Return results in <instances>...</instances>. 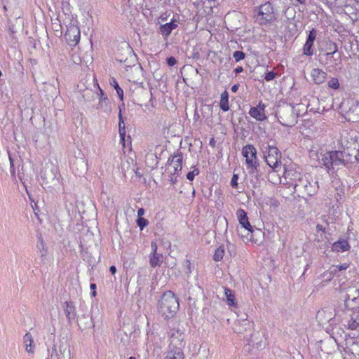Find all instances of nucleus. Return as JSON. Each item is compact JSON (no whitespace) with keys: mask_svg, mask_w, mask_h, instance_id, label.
Segmentation results:
<instances>
[{"mask_svg":"<svg viewBox=\"0 0 359 359\" xmlns=\"http://www.w3.org/2000/svg\"><path fill=\"white\" fill-rule=\"evenodd\" d=\"M323 164L328 171L334 172L341 166H347L352 162L351 155L346 151H330L325 153L321 158Z\"/></svg>","mask_w":359,"mask_h":359,"instance_id":"1","label":"nucleus"},{"mask_svg":"<svg viewBox=\"0 0 359 359\" xmlns=\"http://www.w3.org/2000/svg\"><path fill=\"white\" fill-rule=\"evenodd\" d=\"M178 299L172 291L163 293L158 304V311L165 319L172 318L179 309Z\"/></svg>","mask_w":359,"mask_h":359,"instance_id":"2","label":"nucleus"},{"mask_svg":"<svg viewBox=\"0 0 359 359\" xmlns=\"http://www.w3.org/2000/svg\"><path fill=\"white\" fill-rule=\"evenodd\" d=\"M254 18L262 26L273 24L276 16L272 4L268 1L257 7L254 11Z\"/></svg>","mask_w":359,"mask_h":359,"instance_id":"3","label":"nucleus"},{"mask_svg":"<svg viewBox=\"0 0 359 359\" xmlns=\"http://www.w3.org/2000/svg\"><path fill=\"white\" fill-rule=\"evenodd\" d=\"M328 48L330 52L323 54L320 57V62L326 66L329 72H332L337 69L341 64V53L338 51V48L335 43H331Z\"/></svg>","mask_w":359,"mask_h":359,"instance_id":"4","label":"nucleus"},{"mask_svg":"<svg viewBox=\"0 0 359 359\" xmlns=\"http://www.w3.org/2000/svg\"><path fill=\"white\" fill-rule=\"evenodd\" d=\"M280 123L284 126L292 127L297 123V116L294 113L293 106L290 104H283L279 106L276 112Z\"/></svg>","mask_w":359,"mask_h":359,"instance_id":"5","label":"nucleus"},{"mask_svg":"<svg viewBox=\"0 0 359 359\" xmlns=\"http://www.w3.org/2000/svg\"><path fill=\"white\" fill-rule=\"evenodd\" d=\"M77 88L79 91L78 100L79 104L83 106L91 104L93 101L95 100L99 97L100 91L98 89H93L89 86H86V82H80L77 85Z\"/></svg>","mask_w":359,"mask_h":359,"instance_id":"6","label":"nucleus"},{"mask_svg":"<svg viewBox=\"0 0 359 359\" xmlns=\"http://www.w3.org/2000/svg\"><path fill=\"white\" fill-rule=\"evenodd\" d=\"M42 185L48 188H53L60 184L57 169L53 165L46 166L41 170Z\"/></svg>","mask_w":359,"mask_h":359,"instance_id":"7","label":"nucleus"},{"mask_svg":"<svg viewBox=\"0 0 359 359\" xmlns=\"http://www.w3.org/2000/svg\"><path fill=\"white\" fill-rule=\"evenodd\" d=\"M74 232L78 233L81 249L90 248L94 235L88 226H83V223L78 224L76 227H74Z\"/></svg>","mask_w":359,"mask_h":359,"instance_id":"8","label":"nucleus"},{"mask_svg":"<svg viewBox=\"0 0 359 359\" xmlns=\"http://www.w3.org/2000/svg\"><path fill=\"white\" fill-rule=\"evenodd\" d=\"M236 216L241 226L247 231V235H243L241 231H238L239 235L243 238L244 242L251 241L253 238V228L248 221L247 212L243 209H238L236 211Z\"/></svg>","mask_w":359,"mask_h":359,"instance_id":"9","label":"nucleus"},{"mask_svg":"<svg viewBox=\"0 0 359 359\" xmlns=\"http://www.w3.org/2000/svg\"><path fill=\"white\" fill-rule=\"evenodd\" d=\"M294 188L296 191L304 192L311 196L318 191V184L317 181H310L308 177L304 175L297 184H294Z\"/></svg>","mask_w":359,"mask_h":359,"instance_id":"10","label":"nucleus"},{"mask_svg":"<svg viewBox=\"0 0 359 359\" xmlns=\"http://www.w3.org/2000/svg\"><path fill=\"white\" fill-rule=\"evenodd\" d=\"M92 81L90 86L92 85L94 88L98 89L100 91L99 94V104L98 108L100 109H102L104 112H108L111 111V107L109 106V100L107 96V95L104 93V90H102V88L100 87L97 80L94 74L93 75H88L86 76V82L88 81Z\"/></svg>","mask_w":359,"mask_h":359,"instance_id":"11","label":"nucleus"},{"mask_svg":"<svg viewBox=\"0 0 359 359\" xmlns=\"http://www.w3.org/2000/svg\"><path fill=\"white\" fill-rule=\"evenodd\" d=\"M281 154L278 149L275 146H268V155L265 157V161L268 165L273 171L278 172L280 168Z\"/></svg>","mask_w":359,"mask_h":359,"instance_id":"12","label":"nucleus"},{"mask_svg":"<svg viewBox=\"0 0 359 359\" xmlns=\"http://www.w3.org/2000/svg\"><path fill=\"white\" fill-rule=\"evenodd\" d=\"M169 336L170 342L168 348L182 350L185 346L184 332L178 328H173L170 330Z\"/></svg>","mask_w":359,"mask_h":359,"instance_id":"13","label":"nucleus"},{"mask_svg":"<svg viewBox=\"0 0 359 359\" xmlns=\"http://www.w3.org/2000/svg\"><path fill=\"white\" fill-rule=\"evenodd\" d=\"M66 355H70V350L67 344L62 341L59 344H55L51 348L48 355V359H62Z\"/></svg>","mask_w":359,"mask_h":359,"instance_id":"14","label":"nucleus"},{"mask_svg":"<svg viewBox=\"0 0 359 359\" xmlns=\"http://www.w3.org/2000/svg\"><path fill=\"white\" fill-rule=\"evenodd\" d=\"M65 38L70 46H75L80 40V29L79 27L72 23L67 25Z\"/></svg>","mask_w":359,"mask_h":359,"instance_id":"15","label":"nucleus"},{"mask_svg":"<svg viewBox=\"0 0 359 359\" xmlns=\"http://www.w3.org/2000/svg\"><path fill=\"white\" fill-rule=\"evenodd\" d=\"M81 257L91 266V269L98 263L100 258L99 254L97 252H93L90 248L81 249Z\"/></svg>","mask_w":359,"mask_h":359,"instance_id":"16","label":"nucleus"},{"mask_svg":"<svg viewBox=\"0 0 359 359\" xmlns=\"http://www.w3.org/2000/svg\"><path fill=\"white\" fill-rule=\"evenodd\" d=\"M118 118V130L121 138V143L123 145V148L125 149L127 147H130L131 145V138L130 135L126 137V126L122 114H121V111H119Z\"/></svg>","mask_w":359,"mask_h":359,"instance_id":"17","label":"nucleus"},{"mask_svg":"<svg viewBox=\"0 0 359 359\" xmlns=\"http://www.w3.org/2000/svg\"><path fill=\"white\" fill-rule=\"evenodd\" d=\"M266 105L260 101L256 107H252L249 111V114L253 118L259 121H265L267 118L265 114Z\"/></svg>","mask_w":359,"mask_h":359,"instance_id":"18","label":"nucleus"},{"mask_svg":"<svg viewBox=\"0 0 359 359\" xmlns=\"http://www.w3.org/2000/svg\"><path fill=\"white\" fill-rule=\"evenodd\" d=\"M242 154L245 158L247 165H252L257 161V149L252 144H247L242 149Z\"/></svg>","mask_w":359,"mask_h":359,"instance_id":"19","label":"nucleus"},{"mask_svg":"<svg viewBox=\"0 0 359 359\" xmlns=\"http://www.w3.org/2000/svg\"><path fill=\"white\" fill-rule=\"evenodd\" d=\"M151 248L152 252L149 256V264L151 267L155 268L163 263V257L162 253L157 252L158 246L156 243L151 242Z\"/></svg>","mask_w":359,"mask_h":359,"instance_id":"20","label":"nucleus"},{"mask_svg":"<svg viewBox=\"0 0 359 359\" xmlns=\"http://www.w3.org/2000/svg\"><path fill=\"white\" fill-rule=\"evenodd\" d=\"M62 308L67 318V322L69 325L72 324V321L76 317V312L74 303L72 301L65 302L62 304Z\"/></svg>","mask_w":359,"mask_h":359,"instance_id":"21","label":"nucleus"},{"mask_svg":"<svg viewBox=\"0 0 359 359\" xmlns=\"http://www.w3.org/2000/svg\"><path fill=\"white\" fill-rule=\"evenodd\" d=\"M259 165L258 161L252 163V165H247L248 172L250 176L252 177L251 183H252V187L255 188L257 186L260 182V177L262 173L258 170L257 167Z\"/></svg>","mask_w":359,"mask_h":359,"instance_id":"22","label":"nucleus"},{"mask_svg":"<svg viewBox=\"0 0 359 359\" xmlns=\"http://www.w3.org/2000/svg\"><path fill=\"white\" fill-rule=\"evenodd\" d=\"M72 169L75 172V175L81 176L88 170L87 162L83 158H76L75 161L72 163Z\"/></svg>","mask_w":359,"mask_h":359,"instance_id":"23","label":"nucleus"},{"mask_svg":"<svg viewBox=\"0 0 359 359\" xmlns=\"http://www.w3.org/2000/svg\"><path fill=\"white\" fill-rule=\"evenodd\" d=\"M285 170V178L288 180L287 183L290 184L291 186L294 187V184H297L299 180L302 179L304 176V175H302L295 170Z\"/></svg>","mask_w":359,"mask_h":359,"instance_id":"24","label":"nucleus"},{"mask_svg":"<svg viewBox=\"0 0 359 359\" xmlns=\"http://www.w3.org/2000/svg\"><path fill=\"white\" fill-rule=\"evenodd\" d=\"M39 256L42 260H44L48 252V247L43 240V236L41 233L37 234V243L36 245Z\"/></svg>","mask_w":359,"mask_h":359,"instance_id":"25","label":"nucleus"},{"mask_svg":"<svg viewBox=\"0 0 359 359\" xmlns=\"http://www.w3.org/2000/svg\"><path fill=\"white\" fill-rule=\"evenodd\" d=\"M110 190L107 191V189L102 187V192L100 196V202L103 205L106 211H109L112 208V201L110 198Z\"/></svg>","mask_w":359,"mask_h":359,"instance_id":"26","label":"nucleus"},{"mask_svg":"<svg viewBox=\"0 0 359 359\" xmlns=\"http://www.w3.org/2000/svg\"><path fill=\"white\" fill-rule=\"evenodd\" d=\"M311 76L315 83L321 84L325 81L327 74L319 68H315L312 69Z\"/></svg>","mask_w":359,"mask_h":359,"instance_id":"27","label":"nucleus"},{"mask_svg":"<svg viewBox=\"0 0 359 359\" xmlns=\"http://www.w3.org/2000/svg\"><path fill=\"white\" fill-rule=\"evenodd\" d=\"M69 217L70 218V225H76L82 223L83 217L81 214V211L79 210L78 206L76 207L72 211L68 212Z\"/></svg>","mask_w":359,"mask_h":359,"instance_id":"28","label":"nucleus"},{"mask_svg":"<svg viewBox=\"0 0 359 359\" xmlns=\"http://www.w3.org/2000/svg\"><path fill=\"white\" fill-rule=\"evenodd\" d=\"M350 245L346 240H340L333 243L332 250L333 252H344L348 250Z\"/></svg>","mask_w":359,"mask_h":359,"instance_id":"29","label":"nucleus"},{"mask_svg":"<svg viewBox=\"0 0 359 359\" xmlns=\"http://www.w3.org/2000/svg\"><path fill=\"white\" fill-rule=\"evenodd\" d=\"M163 359H184V353L182 350L168 348Z\"/></svg>","mask_w":359,"mask_h":359,"instance_id":"30","label":"nucleus"},{"mask_svg":"<svg viewBox=\"0 0 359 359\" xmlns=\"http://www.w3.org/2000/svg\"><path fill=\"white\" fill-rule=\"evenodd\" d=\"M177 27V25L174 22L165 23L164 25H161L160 32L162 34V35L167 37L170 34L172 31L175 29Z\"/></svg>","mask_w":359,"mask_h":359,"instance_id":"31","label":"nucleus"},{"mask_svg":"<svg viewBox=\"0 0 359 359\" xmlns=\"http://www.w3.org/2000/svg\"><path fill=\"white\" fill-rule=\"evenodd\" d=\"M23 340L26 348V351L29 353H33L34 352V346H32L34 340L32 334L29 332H27L23 337Z\"/></svg>","mask_w":359,"mask_h":359,"instance_id":"32","label":"nucleus"},{"mask_svg":"<svg viewBox=\"0 0 359 359\" xmlns=\"http://www.w3.org/2000/svg\"><path fill=\"white\" fill-rule=\"evenodd\" d=\"M219 107L224 111L229 110V93L226 90H224L221 93Z\"/></svg>","mask_w":359,"mask_h":359,"instance_id":"33","label":"nucleus"},{"mask_svg":"<svg viewBox=\"0 0 359 359\" xmlns=\"http://www.w3.org/2000/svg\"><path fill=\"white\" fill-rule=\"evenodd\" d=\"M132 60L134 61V63L133 65H128L126 62H128V59H126L124 60V69L126 72H129V70L135 71V72H142V68L138 62H137V60L134 56H131Z\"/></svg>","mask_w":359,"mask_h":359,"instance_id":"34","label":"nucleus"},{"mask_svg":"<svg viewBox=\"0 0 359 359\" xmlns=\"http://www.w3.org/2000/svg\"><path fill=\"white\" fill-rule=\"evenodd\" d=\"M348 267H349V264H346V263H344L339 266H333L330 269V271L329 272L325 273V276H327L329 274V276L327 277L330 279L337 273V272H338L339 271H342V270H346Z\"/></svg>","mask_w":359,"mask_h":359,"instance_id":"35","label":"nucleus"},{"mask_svg":"<svg viewBox=\"0 0 359 359\" xmlns=\"http://www.w3.org/2000/svg\"><path fill=\"white\" fill-rule=\"evenodd\" d=\"M351 300V303L350 302L349 296L346 294L344 299V302L347 308L350 309H354L355 308L359 307V297H353Z\"/></svg>","mask_w":359,"mask_h":359,"instance_id":"36","label":"nucleus"},{"mask_svg":"<svg viewBox=\"0 0 359 359\" xmlns=\"http://www.w3.org/2000/svg\"><path fill=\"white\" fill-rule=\"evenodd\" d=\"M224 290L226 303L229 306H235L237 303L233 291L228 288H225Z\"/></svg>","mask_w":359,"mask_h":359,"instance_id":"37","label":"nucleus"},{"mask_svg":"<svg viewBox=\"0 0 359 359\" xmlns=\"http://www.w3.org/2000/svg\"><path fill=\"white\" fill-rule=\"evenodd\" d=\"M80 320H81V324H82V326H81L79 324V325L81 329H84L85 330V329H88V328H91V327H94V323H93L92 317L83 316L80 319Z\"/></svg>","mask_w":359,"mask_h":359,"instance_id":"38","label":"nucleus"},{"mask_svg":"<svg viewBox=\"0 0 359 359\" xmlns=\"http://www.w3.org/2000/svg\"><path fill=\"white\" fill-rule=\"evenodd\" d=\"M183 155L182 153H177L174 155L171 160L168 159V163L169 165H182Z\"/></svg>","mask_w":359,"mask_h":359,"instance_id":"39","label":"nucleus"},{"mask_svg":"<svg viewBox=\"0 0 359 359\" xmlns=\"http://www.w3.org/2000/svg\"><path fill=\"white\" fill-rule=\"evenodd\" d=\"M224 255V247L221 246L217 248L215 251V254L213 256V259L215 262H219L223 259V257Z\"/></svg>","mask_w":359,"mask_h":359,"instance_id":"40","label":"nucleus"},{"mask_svg":"<svg viewBox=\"0 0 359 359\" xmlns=\"http://www.w3.org/2000/svg\"><path fill=\"white\" fill-rule=\"evenodd\" d=\"M313 44L306 41L303 48V54L306 56H311L313 54Z\"/></svg>","mask_w":359,"mask_h":359,"instance_id":"41","label":"nucleus"},{"mask_svg":"<svg viewBox=\"0 0 359 359\" xmlns=\"http://www.w3.org/2000/svg\"><path fill=\"white\" fill-rule=\"evenodd\" d=\"M114 89L116 90V94L120 99L123 101L124 98V93L123 89L118 86V83L114 80Z\"/></svg>","mask_w":359,"mask_h":359,"instance_id":"42","label":"nucleus"},{"mask_svg":"<svg viewBox=\"0 0 359 359\" xmlns=\"http://www.w3.org/2000/svg\"><path fill=\"white\" fill-rule=\"evenodd\" d=\"M316 36H317V32L315 29H312L310 32H309V34L308 35V37L306 39V42L308 43H314V41L316 38Z\"/></svg>","mask_w":359,"mask_h":359,"instance_id":"43","label":"nucleus"},{"mask_svg":"<svg viewBox=\"0 0 359 359\" xmlns=\"http://www.w3.org/2000/svg\"><path fill=\"white\" fill-rule=\"evenodd\" d=\"M171 166V170H169L170 172H171V175H179L181 170H182V165H170Z\"/></svg>","mask_w":359,"mask_h":359,"instance_id":"44","label":"nucleus"},{"mask_svg":"<svg viewBox=\"0 0 359 359\" xmlns=\"http://www.w3.org/2000/svg\"><path fill=\"white\" fill-rule=\"evenodd\" d=\"M347 327L351 330H355L359 327V323L355 320L351 319L348 320Z\"/></svg>","mask_w":359,"mask_h":359,"instance_id":"45","label":"nucleus"},{"mask_svg":"<svg viewBox=\"0 0 359 359\" xmlns=\"http://www.w3.org/2000/svg\"><path fill=\"white\" fill-rule=\"evenodd\" d=\"M148 220L143 217H138L137 219V224L141 230L148 225Z\"/></svg>","mask_w":359,"mask_h":359,"instance_id":"46","label":"nucleus"},{"mask_svg":"<svg viewBox=\"0 0 359 359\" xmlns=\"http://www.w3.org/2000/svg\"><path fill=\"white\" fill-rule=\"evenodd\" d=\"M62 11L65 15H67L68 18L69 19V13H71L69 4L67 1H62Z\"/></svg>","mask_w":359,"mask_h":359,"instance_id":"47","label":"nucleus"},{"mask_svg":"<svg viewBox=\"0 0 359 359\" xmlns=\"http://www.w3.org/2000/svg\"><path fill=\"white\" fill-rule=\"evenodd\" d=\"M233 57L235 59L236 62H239L241 60H243L245 57V54L243 51L236 50L233 53Z\"/></svg>","mask_w":359,"mask_h":359,"instance_id":"48","label":"nucleus"},{"mask_svg":"<svg viewBox=\"0 0 359 359\" xmlns=\"http://www.w3.org/2000/svg\"><path fill=\"white\" fill-rule=\"evenodd\" d=\"M328 86L333 89H338L339 88V83L338 79H331V80L328 81Z\"/></svg>","mask_w":359,"mask_h":359,"instance_id":"49","label":"nucleus"},{"mask_svg":"<svg viewBox=\"0 0 359 359\" xmlns=\"http://www.w3.org/2000/svg\"><path fill=\"white\" fill-rule=\"evenodd\" d=\"M77 206H78L77 201H76L74 203L73 201H67L65 202V208L67 210V213L69 212L70 211H72V210L74 209Z\"/></svg>","mask_w":359,"mask_h":359,"instance_id":"50","label":"nucleus"},{"mask_svg":"<svg viewBox=\"0 0 359 359\" xmlns=\"http://www.w3.org/2000/svg\"><path fill=\"white\" fill-rule=\"evenodd\" d=\"M184 272L186 274L189 276L192 272L191 264L189 260L186 259L184 264Z\"/></svg>","mask_w":359,"mask_h":359,"instance_id":"51","label":"nucleus"},{"mask_svg":"<svg viewBox=\"0 0 359 359\" xmlns=\"http://www.w3.org/2000/svg\"><path fill=\"white\" fill-rule=\"evenodd\" d=\"M199 174V170L198 168H194V170L189 172L187 174V178L189 181H193L195 176L198 175Z\"/></svg>","mask_w":359,"mask_h":359,"instance_id":"52","label":"nucleus"},{"mask_svg":"<svg viewBox=\"0 0 359 359\" xmlns=\"http://www.w3.org/2000/svg\"><path fill=\"white\" fill-rule=\"evenodd\" d=\"M9 161L11 165V177L15 179V165H14V159L11 157V156L9 154Z\"/></svg>","mask_w":359,"mask_h":359,"instance_id":"53","label":"nucleus"},{"mask_svg":"<svg viewBox=\"0 0 359 359\" xmlns=\"http://www.w3.org/2000/svg\"><path fill=\"white\" fill-rule=\"evenodd\" d=\"M276 75H277V74L276 72H274L273 71L268 72L265 74L264 79L266 81H271L276 78Z\"/></svg>","mask_w":359,"mask_h":359,"instance_id":"54","label":"nucleus"},{"mask_svg":"<svg viewBox=\"0 0 359 359\" xmlns=\"http://www.w3.org/2000/svg\"><path fill=\"white\" fill-rule=\"evenodd\" d=\"M238 174H233V177L231 178V186L233 187V188H237L238 187Z\"/></svg>","mask_w":359,"mask_h":359,"instance_id":"55","label":"nucleus"},{"mask_svg":"<svg viewBox=\"0 0 359 359\" xmlns=\"http://www.w3.org/2000/svg\"><path fill=\"white\" fill-rule=\"evenodd\" d=\"M250 326V324L248 321H243V324L239 325L238 327H236V332H238V333H242L243 332V326Z\"/></svg>","mask_w":359,"mask_h":359,"instance_id":"56","label":"nucleus"},{"mask_svg":"<svg viewBox=\"0 0 359 359\" xmlns=\"http://www.w3.org/2000/svg\"><path fill=\"white\" fill-rule=\"evenodd\" d=\"M177 63V60L174 57H169L167 58V64L168 66H174Z\"/></svg>","mask_w":359,"mask_h":359,"instance_id":"57","label":"nucleus"},{"mask_svg":"<svg viewBox=\"0 0 359 359\" xmlns=\"http://www.w3.org/2000/svg\"><path fill=\"white\" fill-rule=\"evenodd\" d=\"M90 290H91V295L93 297H95L97 293H96V288H97V285L95 283H91L90 285Z\"/></svg>","mask_w":359,"mask_h":359,"instance_id":"58","label":"nucleus"},{"mask_svg":"<svg viewBox=\"0 0 359 359\" xmlns=\"http://www.w3.org/2000/svg\"><path fill=\"white\" fill-rule=\"evenodd\" d=\"M177 176L178 175H172L171 172H170V176H169L168 180L170 182V184H175L177 182Z\"/></svg>","mask_w":359,"mask_h":359,"instance_id":"59","label":"nucleus"},{"mask_svg":"<svg viewBox=\"0 0 359 359\" xmlns=\"http://www.w3.org/2000/svg\"><path fill=\"white\" fill-rule=\"evenodd\" d=\"M269 203H270V205L273 206V207H278V205H279V203L278 202V201L274 198H270Z\"/></svg>","mask_w":359,"mask_h":359,"instance_id":"60","label":"nucleus"},{"mask_svg":"<svg viewBox=\"0 0 359 359\" xmlns=\"http://www.w3.org/2000/svg\"><path fill=\"white\" fill-rule=\"evenodd\" d=\"M316 229L318 231L325 232V228L321 224H317Z\"/></svg>","mask_w":359,"mask_h":359,"instance_id":"61","label":"nucleus"},{"mask_svg":"<svg viewBox=\"0 0 359 359\" xmlns=\"http://www.w3.org/2000/svg\"><path fill=\"white\" fill-rule=\"evenodd\" d=\"M144 214V210L143 208H140L137 210V216L138 217H142V216Z\"/></svg>","mask_w":359,"mask_h":359,"instance_id":"62","label":"nucleus"},{"mask_svg":"<svg viewBox=\"0 0 359 359\" xmlns=\"http://www.w3.org/2000/svg\"><path fill=\"white\" fill-rule=\"evenodd\" d=\"M239 84H234L232 87H231V91L233 93H236L237 90H238V88H239Z\"/></svg>","mask_w":359,"mask_h":359,"instance_id":"63","label":"nucleus"},{"mask_svg":"<svg viewBox=\"0 0 359 359\" xmlns=\"http://www.w3.org/2000/svg\"><path fill=\"white\" fill-rule=\"evenodd\" d=\"M243 71V68L242 67H237L234 72H236V74H238V73H241Z\"/></svg>","mask_w":359,"mask_h":359,"instance_id":"64","label":"nucleus"}]
</instances>
